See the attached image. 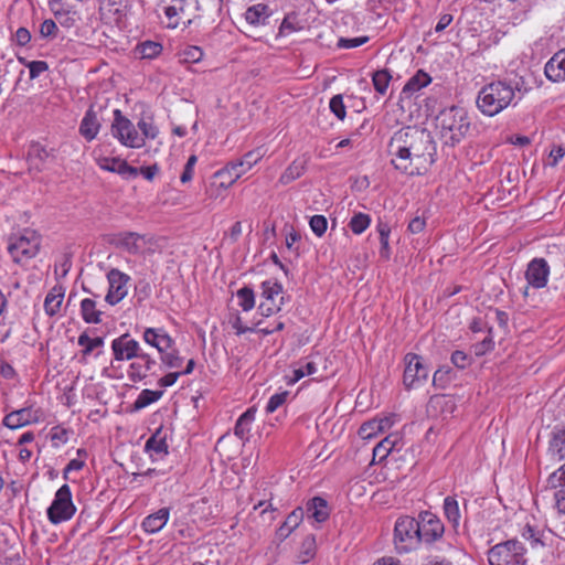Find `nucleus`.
I'll return each instance as SVG.
<instances>
[{
    "mask_svg": "<svg viewBox=\"0 0 565 565\" xmlns=\"http://www.w3.org/2000/svg\"><path fill=\"white\" fill-rule=\"evenodd\" d=\"M388 153L395 169L409 175H420L435 162L437 149L429 131L406 127L393 135Z\"/></svg>",
    "mask_w": 565,
    "mask_h": 565,
    "instance_id": "f257e3e1",
    "label": "nucleus"
},
{
    "mask_svg": "<svg viewBox=\"0 0 565 565\" xmlns=\"http://www.w3.org/2000/svg\"><path fill=\"white\" fill-rule=\"evenodd\" d=\"M515 97L514 87L503 81L492 82L482 87L477 96V107L486 116L492 117L508 108Z\"/></svg>",
    "mask_w": 565,
    "mask_h": 565,
    "instance_id": "f03ea898",
    "label": "nucleus"
},
{
    "mask_svg": "<svg viewBox=\"0 0 565 565\" xmlns=\"http://www.w3.org/2000/svg\"><path fill=\"white\" fill-rule=\"evenodd\" d=\"M436 120L440 138L445 145L451 147L459 143L470 128L466 110L459 107L441 110Z\"/></svg>",
    "mask_w": 565,
    "mask_h": 565,
    "instance_id": "7ed1b4c3",
    "label": "nucleus"
},
{
    "mask_svg": "<svg viewBox=\"0 0 565 565\" xmlns=\"http://www.w3.org/2000/svg\"><path fill=\"white\" fill-rule=\"evenodd\" d=\"M420 526L415 518L399 516L394 526V545L398 553H408L418 548L423 543L419 534Z\"/></svg>",
    "mask_w": 565,
    "mask_h": 565,
    "instance_id": "20e7f679",
    "label": "nucleus"
},
{
    "mask_svg": "<svg viewBox=\"0 0 565 565\" xmlns=\"http://www.w3.org/2000/svg\"><path fill=\"white\" fill-rule=\"evenodd\" d=\"M265 154L262 148L248 151L239 160L227 163L224 168L214 173V178L223 179L221 186L227 189L243 174L250 170Z\"/></svg>",
    "mask_w": 565,
    "mask_h": 565,
    "instance_id": "39448f33",
    "label": "nucleus"
},
{
    "mask_svg": "<svg viewBox=\"0 0 565 565\" xmlns=\"http://www.w3.org/2000/svg\"><path fill=\"white\" fill-rule=\"evenodd\" d=\"M488 561L490 565H525V548L518 540H508L489 550Z\"/></svg>",
    "mask_w": 565,
    "mask_h": 565,
    "instance_id": "423d86ee",
    "label": "nucleus"
},
{
    "mask_svg": "<svg viewBox=\"0 0 565 565\" xmlns=\"http://www.w3.org/2000/svg\"><path fill=\"white\" fill-rule=\"evenodd\" d=\"M76 512L73 503L72 491L68 484H63L54 495L51 505L47 508V519L52 524H60L71 520Z\"/></svg>",
    "mask_w": 565,
    "mask_h": 565,
    "instance_id": "0eeeda50",
    "label": "nucleus"
},
{
    "mask_svg": "<svg viewBox=\"0 0 565 565\" xmlns=\"http://www.w3.org/2000/svg\"><path fill=\"white\" fill-rule=\"evenodd\" d=\"M214 4L218 6L222 0H212ZM196 3V9H200L198 0H169L164 7V15L167 18L166 26L168 29H177L180 25L184 28L192 23L193 17L189 13L191 7Z\"/></svg>",
    "mask_w": 565,
    "mask_h": 565,
    "instance_id": "6e6552de",
    "label": "nucleus"
},
{
    "mask_svg": "<svg viewBox=\"0 0 565 565\" xmlns=\"http://www.w3.org/2000/svg\"><path fill=\"white\" fill-rule=\"evenodd\" d=\"M111 134L125 147H143V137H140L136 126L131 122V120L125 117L119 109L114 110Z\"/></svg>",
    "mask_w": 565,
    "mask_h": 565,
    "instance_id": "1a4fd4ad",
    "label": "nucleus"
},
{
    "mask_svg": "<svg viewBox=\"0 0 565 565\" xmlns=\"http://www.w3.org/2000/svg\"><path fill=\"white\" fill-rule=\"evenodd\" d=\"M405 370L403 383L407 390L416 388L426 383L429 369L423 358L415 353H407L404 358Z\"/></svg>",
    "mask_w": 565,
    "mask_h": 565,
    "instance_id": "9d476101",
    "label": "nucleus"
},
{
    "mask_svg": "<svg viewBox=\"0 0 565 565\" xmlns=\"http://www.w3.org/2000/svg\"><path fill=\"white\" fill-rule=\"evenodd\" d=\"M415 521L420 526L419 534L424 544H433L443 537L445 526L436 514L423 511Z\"/></svg>",
    "mask_w": 565,
    "mask_h": 565,
    "instance_id": "9b49d317",
    "label": "nucleus"
},
{
    "mask_svg": "<svg viewBox=\"0 0 565 565\" xmlns=\"http://www.w3.org/2000/svg\"><path fill=\"white\" fill-rule=\"evenodd\" d=\"M260 288L262 297L266 299L258 307L260 313L268 317L279 311L282 305V297L279 302H276L275 299L282 294V285L276 279H268L262 282Z\"/></svg>",
    "mask_w": 565,
    "mask_h": 565,
    "instance_id": "f8f14e48",
    "label": "nucleus"
},
{
    "mask_svg": "<svg viewBox=\"0 0 565 565\" xmlns=\"http://www.w3.org/2000/svg\"><path fill=\"white\" fill-rule=\"evenodd\" d=\"M107 279L109 288L105 300L109 305L115 306L127 296L130 277L114 268L107 274Z\"/></svg>",
    "mask_w": 565,
    "mask_h": 565,
    "instance_id": "ddd939ff",
    "label": "nucleus"
},
{
    "mask_svg": "<svg viewBox=\"0 0 565 565\" xmlns=\"http://www.w3.org/2000/svg\"><path fill=\"white\" fill-rule=\"evenodd\" d=\"M43 417L40 408H34L32 405L13 411L4 416L3 425L10 429H18L20 427L39 423Z\"/></svg>",
    "mask_w": 565,
    "mask_h": 565,
    "instance_id": "4468645a",
    "label": "nucleus"
},
{
    "mask_svg": "<svg viewBox=\"0 0 565 565\" xmlns=\"http://www.w3.org/2000/svg\"><path fill=\"white\" fill-rule=\"evenodd\" d=\"M111 350L116 361L135 360L142 350L139 342L125 333L111 341Z\"/></svg>",
    "mask_w": 565,
    "mask_h": 565,
    "instance_id": "2eb2a0df",
    "label": "nucleus"
},
{
    "mask_svg": "<svg viewBox=\"0 0 565 565\" xmlns=\"http://www.w3.org/2000/svg\"><path fill=\"white\" fill-rule=\"evenodd\" d=\"M96 164L102 170L117 173L125 179L136 178L139 174L138 168L129 166L126 160L117 157L100 156L96 158Z\"/></svg>",
    "mask_w": 565,
    "mask_h": 565,
    "instance_id": "dca6fc26",
    "label": "nucleus"
},
{
    "mask_svg": "<svg viewBox=\"0 0 565 565\" xmlns=\"http://www.w3.org/2000/svg\"><path fill=\"white\" fill-rule=\"evenodd\" d=\"M157 361L150 354L140 351L138 356L130 363L128 376L132 382H139L146 379L149 374H153V369L157 366Z\"/></svg>",
    "mask_w": 565,
    "mask_h": 565,
    "instance_id": "f3484780",
    "label": "nucleus"
},
{
    "mask_svg": "<svg viewBox=\"0 0 565 565\" xmlns=\"http://www.w3.org/2000/svg\"><path fill=\"white\" fill-rule=\"evenodd\" d=\"M102 244L114 247H140L150 244V241L137 233L119 232L104 235Z\"/></svg>",
    "mask_w": 565,
    "mask_h": 565,
    "instance_id": "a211bd4d",
    "label": "nucleus"
},
{
    "mask_svg": "<svg viewBox=\"0 0 565 565\" xmlns=\"http://www.w3.org/2000/svg\"><path fill=\"white\" fill-rule=\"evenodd\" d=\"M550 267L545 259L534 258L527 266L525 277L534 288H543L547 282Z\"/></svg>",
    "mask_w": 565,
    "mask_h": 565,
    "instance_id": "6ab92c4d",
    "label": "nucleus"
},
{
    "mask_svg": "<svg viewBox=\"0 0 565 565\" xmlns=\"http://www.w3.org/2000/svg\"><path fill=\"white\" fill-rule=\"evenodd\" d=\"M98 11L106 23L118 24L126 14V6L124 0H100Z\"/></svg>",
    "mask_w": 565,
    "mask_h": 565,
    "instance_id": "aec40b11",
    "label": "nucleus"
},
{
    "mask_svg": "<svg viewBox=\"0 0 565 565\" xmlns=\"http://www.w3.org/2000/svg\"><path fill=\"white\" fill-rule=\"evenodd\" d=\"M102 128V120L98 113L89 107L81 120L78 132L87 141H93Z\"/></svg>",
    "mask_w": 565,
    "mask_h": 565,
    "instance_id": "412c9836",
    "label": "nucleus"
},
{
    "mask_svg": "<svg viewBox=\"0 0 565 565\" xmlns=\"http://www.w3.org/2000/svg\"><path fill=\"white\" fill-rule=\"evenodd\" d=\"M456 408L455 401L447 395H434L427 404V413L433 417L446 419Z\"/></svg>",
    "mask_w": 565,
    "mask_h": 565,
    "instance_id": "4be33fe9",
    "label": "nucleus"
},
{
    "mask_svg": "<svg viewBox=\"0 0 565 565\" xmlns=\"http://www.w3.org/2000/svg\"><path fill=\"white\" fill-rule=\"evenodd\" d=\"M544 73L553 83L565 82V49L557 51L545 64Z\"/></svg>",
    "mask_w": 565,
    "mask_h": 565,
    "instance_id": "5701e85b",
    "label": "nucleus"
},
{
    "mask_svg": "<svg viewBox=\"0 0 565 565\" xmlns=\"http://www.w3.org/2000/svg\"><path fill=\"white\" fill-rule=\"evenodd\" d=\"M169 519L170 508L164 507L147 515L141 522V527L148 534H156L166 526Z\"/></svg>",
    "mask_w": 565,
    "mask_h": 565,
    "instance_id": "b1692460",
    "label": "nucleus"
},
{
    "mask_svg": "<svg viewBox=\"0 0 565 565\" xmlns=\"http://www.w3.org/2000/svg\"><path fill=\"white\" fill-rule=\"evenodd\" d=\"M143 340L149 345L156 348L158 352L171 349L173 345L172 338L163 329L147 328L143 331Z\"/></svg>",
    "mask_w": 565,
    "mask_h": 565,
    "instance_id": "393cba45",
    "label": "nucleus"
},
{
    "mask_svg": "<svg viewBox=\"0 0 565 565\" xmlns=\"http://www.w3.org/2000/svg\"><path fill=\"white\" fill-rule=\"evenodd\" d=\"M306 513L309 519L322 523L329 519L330 509L327 500L321 497H313L306 504Z\"/></svg>",
    "mask_w": 565,
    "mask_h": 565,
    "instance_id": "a878e982",
    "label": "nucleus"
},
{
    "mask_svg": "<svg viewBox=\"0 0 565 565\" xmlns=\"http://www.w3.org/2000/svg\"><path fill=\"white\" fill-rule=\"evenodd\" d=\"M431 83V77L424 71L419 70L413 75L407 83L404 85L401 96L402 98H412L422 88L428 86Z\"/></svg>",
    "mask_w": 565,
    "mask_h": 565,
    "instance_id": "bb28decb",
    "label": "nucleus"
},
{
    "mask_svg": "<svg viewBox=\"0 0 565 565\" xmlns=\"http://www.w3.org/2000/svg\"><path fill=\"white\" fill-rule=\"evenodd\" d=\"M65 295V287L63 285H55L51 288L44 299V311L47 316L54 317L61 310V306Z\"/></svg>",
    "mask_w": 565,
    "mask_h": 565,
    "instance_id": "cd10ccee",
    "label": "nucleus"
},
{
    "mask_svg": "<svg viewBox=\"0 0 565 565\" xmlns=\"http://www.w3.org/2000/svg\"><path fill=\"white\" fill-rule=\"evenodd\" d=\"M256 416V409L255 407H249L247 411H245L236 420L235 427H234V435L238 437L244 443L248 441L249 439V431L252 428V424L255 420Z\"/></svg>",
    "mask_w": 565,
    "mask_h": 565,
    "instance_id": "c85d7f7f",
    "label": "nucleus"
},
{
    "mask_svg": "<svg viewBox=\"0 0 565 565\" xmlns=\"http://www.w3.org/2000/svg\"><path fill=\"white\" fill-rule=\"evenodd\" d=\"M401 438L397 434H391L381 440L373 449V459L384 460L393 450H399Z\"/></svg>",
    "mask_w": 565,
    "mask_h": 565,
    "instance_id": "c756f323",
    "label": "nucleus"
},
{
    "mask_svg": "<svg viewBox=\"0 0 565 565\" xmlns=\"http://www.w3.org/2000/svg\"><path fill=\"white\" fill-rule=\"evenodd\" d=\"M19 541V535L14 527L10 525L0 526V556L11 554Z\"/></svg>",
    "mask_w": 565,
    "mask_h": 565,
    "instance_id": "7c9ffc66",
    "label": "nucleus"
},
{
    "mask_svg": "<svg viewBox=\"0 0 565 565\" xmlns=\"http://www.w3.org/2000/svg\"><path fill=\"white\" fill-rule=\"evenodd\" d=\"M42 243L41 235L32 228H23L17 232L13 236V242L9 247H23L30 245L31 247H40Z\"/></svg>",
    "mask_w": 565,
    "mask_h": 565,
    "instance_id": "2f4dec72",
    "label": "nucleus"
},
{
    "mask_svg": "<svg viewBox=\"0 0 565 565\" xmlns=\"http://www.w3.org/2000/svg\"><path fill=\"white\" fill-rule=\"evenodd\" d=\"M548 454L558 461L565 459V429L555 428L548 441Z\"/></svg>",
    "mask_w": 565,
    "mask_h": 565,
    "instance_id": "473e14b6",
    "label": "nucleus"
},
{
    "mask_svg": "<svg viewBox=\"0 0 565 565\" xmlns=\"http://www.w3.org/2000/svg\"><path fill=\"white\" fill-rule=\"evenodd\" d=\"M269 15H270L269 8L263 3L254 4L245 11V20L250 25L266 24Z\"/></svg>",
    "mask_w": 565,
    "mask_h": 565,
    "instance_id": "72a5a7b5",
    "label": "nucleus"
},
{
    "mask_svg": "<svg viewBox=\"0 0 565 565\" xmlns=\"http://www.w3.org/2000/svg\"><path fill=\"white\" fill-rule=\"evenodd\" d=\"M305 516V510L302 508L295 509L286 519L284 524L278 529L277 534L280 539H286L290 533L298 527Z\"/></svg>",
    "mask_w": 565,
    "mask_h": 565,
    "instance_id": "f704fd0d",
    "label": "nucleus"
},
{
    "mask_svg": "<svg viewBox=\"0 0 565 565\" xmlns=\"http://www.w3.org/2000/svg\"><path fill=\"white\" fill-rule=\"evenodd\" d=\"M163 46L160 42L156 41H143L137 44L135 53L143 60L157 58L162 53Z\"/></svg>",
    "mask_w": 565,
    "mask_h": 565,
    "instance_id": "c9c22d12",
    "label": "nucleus"
},
{
    "mask_svg": "<svg viewBox=\"0 0 565 565\" xmlns=\"http://www.w3.org/2000/svg\"><path fill=\"white\" fill-rule=\"evenodd\" d=\"M443 509L448 522L452 525L454 529H457L460 524L461 519L458 500L455 497H446L444 499Z\"/></svg>",
    "mask_w": 565,
    "mask_h": 565,
    "instance_id": "e433bc0d",
    "label": "nucleus"
},
{
    "mask_svg": "<svg viewBox=\"0 0 565 565\" xmlns=\"http://www.w3.org/2000/svg\"><path fill=\"white\" fill-rule=\"evenodd\" d=\"M81 315L86 323L97 324L102 321L103 312L96 308V301L85 298L81 301Z\"/></svg>",
    "mask_w": 565,
    "mask_h": 565,
    "instance_id": "4c0bfd02",
    "label": "nucleus"
},
{
    "mask_svg": "<svg viewBox=\"0 0 565 565\" xmlns=\"http://www.w3.org/2000/svg\"><path fill=\"white\" fill-rule=\"evenodd\" d=\"M138 129L141 131L140 137H143V145L146 143V139H156L159 135V128L154 122V119L150 115H142L138 122Z\"/></svg>",
    "mask_w": 565,
    "mask_h": 565,
    "instance_id": "58836bf2",
    "label": "nucleus"
},
{
    "mask_svg": "<svg viewBox=\"0 0 565 565\" xmlns=\"http://www.w3.org/2000/svg\"><path fill=\"white\" fill-rule=\"evenodd\" d=\"M145 449L150 454V456H157L159 458H162L168 454V444L166 438L160 436V430L147 440Z\"/></svg>",
    "mask_w": 565,
    "mask_h": 565,
    "instance_id": "ea45409f",
    "label": "nucleus"
},
{
    "mask_svg": "<svg viewBox=\"0 0 565 565\" xmlns=\"http://www.w3.org/2000/svg\"><path fill=\"white\" fill-rule=\"evenodd\" d=\"M317 552V543H316V536L313 534L307 535L301 545L299 553L297 555V561L300 564H306L310 562Z\"/></svg>",
    "mask_w": 565,
    "mask_h": 565,
    "instance_id": "a19ab883",
    "label": "nucleus"
},
{
    "mask_svg": "<svg viewBox=\"0 0 565 565\" xmlns=\"http://www.w3.org/2000/svg\"><path fill=\"white\" fill-rule=\"evenodd\" d=\"M77 343L83 348L82 350V360L86 361L87 356L98 348L104 345V338L96 337L90 338L86 332L79 334L77 339Z\"/></svg>",
    "mask_w": 565,
    "mask_h": 565,
    "instance_id": "79ce46f5",
    "label": "nucleus"
},
{
    "mask_svg": "<svg viewBox=\"0 0 565 565\" xmlns=\"http://www.w3.org/2000/svg\"><path fill=\"white\" fill-rule=\"evenodd\" d=\"M163 395V391H152L145 388L142 390L136 401L134 402V409L140 411L142 408H146L147 406L156 403L159 401Z\"/></svg>",
    "mask_w": 565,
    "mask_h": 565,
    "instance_id": "37998d69",
    "label": "nucleus"
},
{
    "mask_svg": "<svg viewBox=\"0 0 565 565\" xmlns=\"http://www.w3.org/2000/svg\"><path fill=\"white\" fill-rule=\"evenodd\" d=\"M160 360L168 369H178L183 363V359L180 356L179 351L172 347L171 349H166L163 352H160Z\"/></svg>",
    "mask_w": 565,
    "mask_h": 565,
    "instance_id": "c03bdc74",
    "label": "nucleus"
},
{
    "mask_svg": "<svg viewBox=\"0 0 565 565\" xmlns=\"http://www.w3.org/2000/svg\"><path fill=\"white\" fill-rule=\"evenodd\" d=\"M392 76L387 70L376 71L372 76L374 89L384 95L388 88Z\"/></svg>",
    "mask_w": 565,
    "mask_h": 565,
    "instance_id": "a18cd8bd",
    "label": "nucleus"
},
{
    "mask_svg": "<svg viewBox=\"0 0 565 565\" xmlns=\"http://www.w3.org/2000/svg\"><path fill=\"white\" fill-rule=\"evenodd\" d=\"M203 51L195 45H188L179 52V60L181 63H198L203 57Z\"/></svg>",
    "mask_w": 565,
    "mask_h": 565,
    "instance_id": "49530a36",
    "label": "nucleus"
},
{
    "mask_svg": "<svg viewBox=\"0 0 565 565\" xmlns=\"http://www.w3.org/2000/svg\"><path fill=\"white\" fill-rule=\"evenodd\" d=\"M547 491L552 492L554 507L557 511L565 514V484L559 482V486H550L547 483Z\"/></svg>",
    "mask_w": 565,
    "mask_h": 565,
    "instance_id": "de8ad7c7",
    "label": "nucleus"
},
{
    "mask_svg": "<svg viewBox=\"0 0 565 565\" xmlns=\"http://www.w3.org/2000/svg\"><path fill=\"white\" fill-rule=\"evenodd\" d=\"M238 305L244 311H249L255 306V294L250 287H243L237 290Z\"/></svg>",
    "mask_w": 565,
    "mask_h": 565,
    "instance_id": "09e8293b",
    "label": "nucleus"
},
{
    "mask_svg": "<svg viewBox=\"0 0 565 565\" xmlns=\"http://www.w3.org/2000/svg\"><path fill=\"white\" fill-rule=\"evenodd\" d=\"M392 419L388 417L382 418L380 420H371L367 423H364L360 429L359 434L362 438H371V433H369V427L376 426V429L379 431H384L385 429H388L392 426Z\"/></svg>",
    "mask_w": 565,
    "mask_h": 565,
    "instance_id": "8fccbe9b",
    "label": "nucleus"
},
{
    "mask_svg": "<svg viewBox=\"0 0 565 565\" xmlns=\"http://www.w3.org/2000/svg\"><path fill=\"white\" fill-rule=\"evenodd\" d=\"M371 218L367 214L356 213L352 216L349 226L354 234L363 233L370 225Z\"/></svg>",
    "mask_w": 565,
    "mask_h": 565,
    "instance_id": "3c124183",
    "label": "nucleus"
},
{
    "mask_svg": "<svg viewBox=\"0 0 565 565\" xmlns=\"http://www.w3.org/2000/svg\"><path fill=\"white\" fill-rule=\"evenodd\" d=\"M303 173V166L301 163L292 162L281 174L280 182L288 184L291 181L298 179Z\"/></svg>",
    "mask_w": 565,
    "mask_h": 565,
    "instance_id": "603ef678",
    "label": "nucleus"
},
{
    "mask_svg": "<svg viewBox=\"0 0 565 565\" xmlns=\"http://www.w3.org/2000/svg\"><path fill=\"white\" fill-rule=\"evenodd\" d=\"M317 364L313 361H308L301 364L298 369L294 370V376L290 380L291 383L298 382L300 379L317 373Z\"/></svg>",
    "mask_w": 565,
    "mask_h": 565,
    "instance_id": "864d4df0",
    "label": "nucleus"
},
{
    "mask_svg": "<svg viewBox=\"0 0 565 565\" xmlns=\"http://www.w3.org/2000/svg\"><path fill=\"white\" fill-rule=\"evenodd\" d=\"M329 108H330L331 113L334 114V116L338 119L343 120L345 118L347 110H345V105L343 103L342 95H334L330 99Z\"/></svg>",
    "mask_w": 565,
    "mask_h": 565,
    "instance_id": "5fc2aeb1",
    "label": "nucleus"
},
{
    "mask_svg": "<svg viewBox=\"0 0 565 565\" xmlns=\"http://www.w3.org/2000/svg\"><path fill=\"white\" fill-rule=\"evenodd\" d=\"M70 431L61 426H54L51 429L50 437L52 445L54 447H58L60 445H64L68 441Z\"/></svg>",
    "mask_w": 565,
    "mask_h": 565,
    "instance_id": "6e6d98bb",
    "label": "nucleus"
},
{
    "mask_svg": "<svg viewBox=\"0 0 565 565\" xmlns=\"http://www.w3.org/2000/svg\"><path fill=\"white\" fill-rule=\"evenodd\" d=\"M72 268V259L70 254H65L62 259L55 264L54 273L57 278H64L67 276Z\"/></svg>",
    "mask_w": 565,
    "mask_h": 565,
    "instance_id": "4d7b16f0",
    "label": "nucleus"
},
{
    "mask_svg": "<svg viewBox=\"0 0 565 565\" xmlns=\"http://www.w3.org/2000/svg\"><path fill=\"white\" fill-rule=\"evenodd\" d=\"M288 396V392H281L274 394L267 405H266V412L267 413H274L278 407L285 404Z\"/></svg>",
    "mask_w": 565,
    "mask_h": 565,
    "instance_id": "13d9d810",
    "label": "nucleus"
},
{
    "mask_svg": "<svg viewBox=\"0 0 565 565\" xmlns=\"http://www.w3.org/2000/svg\"><path fill=\"white\" fill-rule=\"evenodd\" d=\"M369 41V36H358L352 39L341 38L338 41V47L340 49H354L365 44Z\"/></svg>",
    "mask_w": 565,
    "mask_h": 565,
    "instance_id": "bf43d9fd",
    "label": "nucleus"
},
{
    "mask_svg": "<svg viewBox=\"0 0 565 565\" xmlns=\"http://www.w3.org/2000/svg\"><path fill=\"white\" fill-rule=\"evenodd\" d=\"M310 227L315 234L321 236L327 231V218L323 215H313L310 218Z\"/></svg>",
    "mask_w": 565,
    "mask_h": 565,
    "instance_id": "052dcab7",
    "label": "nucleus"
},
{
    "mask_svg": "<svg viewBox=\"0 0 565 565\" xmlns=\"http://www.w3.org/2000/svg\"><path fill=\"white\" fill-rule=\"evenodd\" d=\"M196 162H198L196 156L192 154L189 157V159L184 166L183 172L180 177V180L182 183H188L192 180L194 167H195Z\"/></svg>",
    "mask_w": 565,
    "mask_h": 565,
    "instance_id": "680f3d73",
    "label": "nucleus"
},
{
    "mask_svg": "<svg viewBox=\"0 0 565 565\" xmlns=\"http://www.w3.org/2000/svg\"><path fill=\"white\" fill-rule=\"evenodd\" d=\"M28 67L30 72V78L34 79L47 71L49 65L45 61H32L28 63Z\"/></svg>",
    "mask_w": 565,
    "mask_h": 565,
    "instance_id": "e2e57ef3",
    "label": "nucleus"
},
{
    "mask_svg": "<svg viewBox=\"0 0 565 565\" xmlns=\"http://www.w3.org/2000/svg\"><path fill=\"white\" fill-rule=\"evenodd\" d=\"M451 362L455 366H457L458 369H466L469 364H470V358L467 353H465L463 351H455L452 354H451Z\"/></svg>",
    "mask_w": 565,
    "mask_h": 565,
    "instance_id": "0e129e2a",
    "label": "nucleus"
},
{
    "mask_svg": "<svg viewBox=\"0 0 565 565\" xmlns=\"http://www.w3.org/2000/svg\"><path fill=\"white\" fill-rule=\"evenodd\" d=\"M57 25L52 19L44 20L40 25V34L42 38L55 36Z\"/></svg>",
    "mask_w": 565,
    "mask_h": 565,
    "instance_id": "69168bd1",
    "label": "nucleus"
},
{
    "mask_svg": "<svg viewBox=\"0 0 565 565\" xmlns=\"http://www.w3.org/2000/svg\"><path fill=\"white\" fill-rule=\"evenodd\" d=\"M522 537L526 541H529L532 545V547L537 546L539 544H542L540 537L537 536V532L534 527L526 525L522 531Z\"/></svg>",
    "mask_w": 565,
    "mask_h": 565,
    "instance_id": "338daca9",
    "label": "nucleus"
},
{
    "mask_svg": "<svg viewBox=\"0 0 565 565\" xmlns=\"http://www.w3.org/2000/svg\"><path fill=\"white\" fill-rule=\"evenodd\" d=\"M559 482L565 484V463L556 471H554L547 479L550 486H559Z\"/></svg>",
    "mask_w": 565,
    "mask_h": 565,
    "instance_id": "774afa93",
    "label": "nucleus"
}]
</instances>
